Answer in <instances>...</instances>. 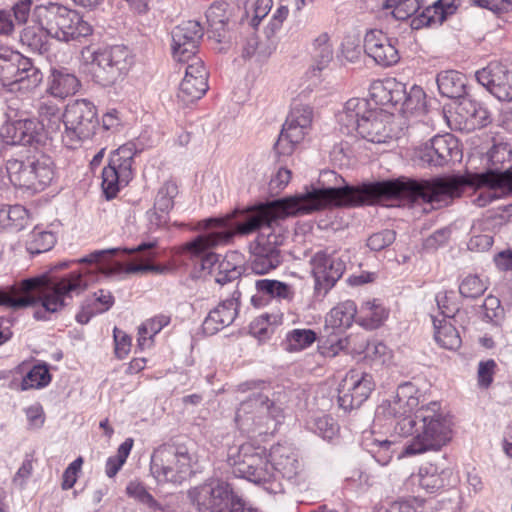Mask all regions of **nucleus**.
<instances>
[{"label":"nucleus","instance_id":"f257e3e1","mask_svg":"<svg viewBox=\"0 0 512 512\" xmlns=\"http://www.w3.org/2000/svg\"><path fill=\"white\" fill-rule=\"evenodd\" d=\"M329 205H368L363 183L345 184L341 187L313 188L303 194L277 199L251 208L244 221L235 222V233L249 234L259 230L252 247L250 268L255 274L263 275L277 268L283 257L280 247L284 236L277 220L288 216L310 213Z\"/></svg>","mask_w":512,"mask_h":512},{"label":"nucleus","instance_id":"f03ea898","mask_svg":"<svg viewBox=\"0 0 512 512\" xmlns=\"http://www.w3.org/2000/svg\"><path fill=\"white\" fill-rule=\"evenodd\" d=\"M368 205L402 197L421 199L435 208L447 206L461 197L466 186L487 188L473 200L478 207H485L502 195L512 194V169L487 170L467 176H444L430 180H384L363 183Z\"/></svg>","mask_w":512,"mask_h":512},{"label":"nucleus","instance_id":"7ed1b4c3","mask_svg":"<svg viewBox=\"0 0 512 512\" xmlns=\"http://www.w3.org/2000/svg\"><path fill=\"white\" fill-rule=\"evenodd\" d=\"M93 28L73 9L59 3L36 5L30 21L21 32V41L31 49L43 53L47 50V39L61 42L80 40L90 36Z\"/></svg>","mask_w":512,"mask_h":512},{"label":"nucleus","instance_id":"20e7f679","mask_svg":"<svg viewBox=\"0 0 512 512\" xmlns=\"http://www.w3.org/2000/svg\"><path fill=\"white\" fill-rule=\"evenodd\" d=\"M49 281L47 276L31 277L0 288V305L18 310L42 300L46 311L55 312L63 306L65 296L84 287L77 275L57 282Z\"/></svg>","mask_w":512,"mask_h":512},{"label":"nucleus","instance_id":"39448f33","mask_svg":"<svg viewBox=\"0 0 512 512\" xmlns=\"http://www.w3.org/2000/svg\"><path fill=\"white\" fill-rule=\"evenodd\" d=\"M395 432L400 436H413L405 448L407 455L437 451L451 440V421L438 402H430L417 409L414 418L399 420Z\"/></svg>","mask_w":512,"mask_h":512},{"label":"nucleus","instance_id":"423d86ee","mask_svg":"<svg viewBox=\"0 0 512 512\" xmlns=\"http://www.w3.org/2000/svg\"><path fill=\"white\" fill-rule=\"evenodd\" d=\"M268 387L264 382L249 381L237 386L238 392L252 393L242 400L235 413V422L245 432L259 435L273 433L276 430L281 410L269 399Z\"/></svg>","mask_w":512,"mask_h":512},{"label":"nucleus","instance_id":"0eeeda50","mask_svg":"<svg viewBox=\"0 0 512 512\" xmlns=\"http://www.w3.org/2000/svg\"><path fill=\"white\" fill-rule=\"evenodd\" d=\"M119 251V248L97 250L77 261H60L50 267L49 273L39 275L38 277L47 276L50 280L49 282H57L65 278H70L72 275H77L79 276V280L84 284L81 290L73 292L69 296H65L64 304L57 312L67 305V299L80 295L88 288L91 282L96 281L99 273L106 275L111 274L112 270L107 268L105 264L109 258L116 255ZM37 303H41V306H43L42 300H38L33 306ZM47 313L50 312L42 307V309L35 311L34 317L38 320H47ZM54 313H56V311Z\"/></svg>","mask_w":512,"mask_h":512},{"label":"nucleus","instance_id":"6e6552de","mask_svg":"<svg viewBox=\"0 0 512 512\" xmlns=\"http://www.w3.org/2000/svg\"><path fill=\"white\" fill-rule=\"evenodd\" d=\"M228 463L236 477L261 484L270 493L282 490L264 448L255 447L250 443L231 448L228 453Z\"/></svg>","mask_w":512,"mask_h":512},{"label":"nucleus","instance_id":"1a4fd4ad","mask_svg":"<svg viewBox=\"0 0 512 512\" xmlns=\"http://www.w3.org/2000/svg\"><path fill=\"white\" fill-rule=\"evenodd\" d=\"M196 455L185 443H167L156 448L150 461V472L158 483L180 484L193 473Z\"/></svg>","mask_w":512,"mask_h":512},{"label":"nucleus","instance_id":"9d476101","mask_svg":"<svg viewBox=\"0 0 512 512\" xmlns=\"http://www.w3.org/2000/svg\"><path fill=\"white\" fill-rule=\"evenodd\" d=\"M82 59L91 65V73L97 83L102 86H111L122 80L133 64L131 51L123 45H114L92 50L85 47Z\"/></svg>","mask_w":512,"mask_h":512},{"label":"nucleus","instance_id":"9b49d317","mask_svg":"<svg viewBox=\"0 0 512 512\" xmlns=\"http://www.w3.org/2000/svg\"><path fill=\"white\" fill-rule=\"evenodd\" d=\"M197 229L210 230L208 233L197 236L188 242L184 249L192 256L200 257L202 270L216 274L219 264V255L206 252L208 249L230 242L235 235V222L232 217L209 218L198 223Z\"/></svg>","mask_w":512,"mask_h":512},{"label":"nucleus","instance_id":"f8f14e48","mask_svg":"<svg viewBox=\"0 0 512 512\" xmlns=\"http://www.w3.org/2000/svg\"><path fill=\"white\" fill-rule=\"evenodd\" d=\"M62 117L65 129L61 141L69 149H76L89 140L99 124L96 107L86 99L69 103Z\"/></svg>","mask_w":512,"mask_h":512},{"label":"nucleus","instance_id":"ddd939ff","mask_svg":"<svg viewBox=\"0 0 512 512\" xmlns=\"http://www.w3.org/2000/svg\"><path fill=\"white\" fill-rule=\"evenodd\" d=\"M188 497L198 512H232L243 501L231 484L219 478L191 488Z\"/></svg>","mask_w":512,"mask_h":512},{"label":"nucleus","instance_id":"4468645a","mask_svg":"<svg viewBox=\"0 0 512 512\" xmlns=\"http://www.w3.org/2000/svg\"><path fill=\"white\" fill-rule=\"evenodd\" d=\"M6 170L15 187L34 192L43 190L53 179V162L49 156L40 155L25 161L11 159L7 161Z\"/></svg>","mask_w":512,"mask_h":512},{"label":"nucleus","instance_id":"2eb2a0df","mask_svg":"<svg viewBox=\"0 0 512 512\" xmlns=\"http://www.w3.org/2000/svg\"><path fill=\"white\" fill-rule=\"evenodd\" d=\"M42 72L19 52L0 54V84L10 91L28 92L42 82Z\"/></svg>","mask_w":512,"mask_h":512},{"label":"nucleus","instance_id":"dca6fc26","mask_svg":"<svg viewBox=\"0 0 512 512\" xmlns=\"http://www.w3.org/2000/svg\"><path fill=\"white\" fill-rule=\"evenodd\" d=\"M136 154L135 144L128 142L115 150L102 171V188L107 198L116 195L132 179V163Z\"/></svg>","mask_w":512,"mask_h":512},{"label":"nucleus","instance_id":"f3484780","mask_svg":"<svg viewBox=\"0 0 512 512\" xmlns=\"http://www.w3.org/2000/svg\"><path fill=\"white\" fill-rule=\"evenodd\" d=\"M348 261L346 251L325 249L316 252L310 260L315 288L325 293L329 291L343 276Z\"/></svg>","mask_w":512,"mask_h":512},{"label":"nucleus","instance_id":"a211bd4d","mask_svg":"<svg viewBox=\"0 0 512 512\" xmlns=\"http://www.w3.org/2000/svg\"><path fill=\"white\" fill-rule=\"evenodd\" d=\"M313 121V109L308 105H297L292 108L282 131L274 145L278 155H290L296 144L300 143L309 133Z\"/></svg>","mask_w":512,"mask_h":512},{"label":"nucleus","instance_id":"6ab92c4d","mask_svg":"<svg viewBox=\"0 0 512 512\" xmlns=\"http://www.w3.org/2000/svg\"><path fill=\"white\" fill-rule=\"evenodd\" d=\"M375 387L371 374L360 369H351L338 388V403L345 410L359 408L370 396Z\"/></svg>","mask_w":512,"mask_h":512},{"label":"nucleus","instance_id":"aec40b11","mask_svg":"<svg viewBox=\"0 0 512 512\" xmlns=\"http://www.w3.org/2000/svg\"><path fill=\"white\" fill-rule=\"evenodd\" d=\"M415 393L416 389L411 383L400 385L391 400H385L377 407L376 419H391L397 424L403 418H414L419 405Z\"/></svg>","mask_w":512,"mask_h":512},{"label":"nucleus","instance_id":"412c9836","mask_svg":"<svg viewBox=\"0 0 512 512\" xmlns=\"http://www.w3.org/2000/svg\"><path fill=\"white\" fill-rule=\"evenodd\" d=\"M203 36V29L198 21H183L173 28L172 55L177 62H193L200 39Z\"/></svg>","mask_w":512,"mask_h":512},{"label":"nucleus","instance_id":"4be33fe9","mask_svg":"<svg viewBox=\"0 0 512 512\" xmlns=\"http://www.w3.org/2000/svg\"><path fill=\"white\" fill-rule=\"evenodd\" d=\"M393 114L378 108H372L368 118L362 120L357 133L374 144L388 143L398 137L399 131L394 127Z\"/></svg>","mask_w":512,"mask_h":512},{"label":"nucleus","instance_id":"5701e85b","mask_svg":"<svg viewBox=\"0 0 512 512\" xmlns=\"http://www.w3.org/2000/svg\"><path fill=\"white\" fill-rule=\"evenodd\" d=\"M458 155V143L451 134L434 136L415 150V156L421 163L433 166H443Z\"/></svg>","mask_w":512,"mask_h":512},{"label":"nucleus","instance_id":"b1692460","mask_svg":"<svg viewBox=\"0 0 512 512\" xmlns=\"http://www.w3.org/2000/svg\"><path fill=\"white\" fill-rule=\"evenodd\" d=\"M364 51L375 63L383 67L392 66L400 59L398 40L378 29L366 32Z\"/></svg>","mask_w":512,"mask_h":512},{"label":"nucleus","instance_id":"393cba45","mask_svg":"<svg viewBox=\"0 0 512 512\" xmlns=\"http://www.w3.org/2000/svg\"><path fill=\"white\" fill-rule=\"evenodd\" d=\"M476 79L500 101L512 100V68L493 62L477 71Z\"/></svg>","mask_w":512,"mask_h":512},{"label":"nucleus","instance_id":"a878e982","mask_svg":"<svg viewBox=\"0 0 512 512\" xmlns=\"http://www.w3.org/2000/svg\"><path fill=\"white\" fill-rule=\"evenodd\" d=\"M208 90V72L200 58H193L185 68L177 98L184 105L199 100Z\"/></svg>","mask_w":512,"mask_h":512},{"label":"nucleus","instance_id":"bb28decb","mask_svg":"<svg viewBox=\"0 0 512 512\" xmlns=\"http://www.w3.org/2000/svg\"><path fill=\"white\" fill-rule=\"evenodd\" d=\"M40 123L34 118H23L4 124L1 139L9 145H31L38 141Z\"/></svg>","mask_w":512,"mask_h":512},{"label":"nucleus","instance_id":"cd10ccee","mask_svg":"<svg viewBox=\"0 0 512 512\" xmlns=\"http://www.w3.org/2000/svg\"><path fill=\"white\" fill-rule=\"evenodd\" d=\"M239 295V292H234L231 298L224 300L209 312L202 324L205 334L214 335L233 323L238 314Z\"/></svg>","mask_w":512,"mask_h":512},{"label":"nucleus","instance_id":"c85d7f7f","mask_svg":"<svg viewBox=\"0 0 512 512\" xmlns=\"http://www.w3.org/2000/svg\"><path fill=\"white\" fill-rule=\"evenodd\" d=\"M269 457L276 477L279 474L289 481L297 482L301 473V465L297 453L291 446L281 444L273 446ZM276 480L278 481L277 478Z\"/></svg>","mask_w":512,"mask_h":512},{"label":"nucleus","instance_id":"c756f323","mask_svg":"<svg viewBox=\"0 0 512 512\" xmlns=\"http://www.w3.org/2000/svg\"><path fill=\"white\" fill-rule=\"evenodd\" d=\"M371 103L365 98L349 99L341 112L337 115V121L344 134H352L358 131L362 120L368 118L372 110Z\"/></svg>","mask_w":512,"mask_h":512},{"label":"nucleus","instance_id":"7c9ffc66","mask_svg":"<svg viewBox=\"0 0 512 512\" xmlns=\"http://www.w3.org/2000/svg\"><path fill=\"white\" fill-rule=\"evenodd\" d=\"M178 195V186L172 180L165 181L159 188L153 210L149 212L151 224L160 227L167 223L168 213L174 207V199Z\"/></svg>","mask_w":512,"mask_h":512},{"label":"nucleus","instance_id":"2f4dec72","mask_svg":"<svg viewBox=\"0 0 512 512\" xmlns=\"http://www.w3.org/2000/svg\"><path fill=\"white\" fill-rule=\"evenodd\" d=\"M456 113L468 129L482 128L490 122L486 107L474 99L463 98L456 107Z\"/></svg>","mask_w":512,"mask_h":512},{"label":"nucleus","instance_id":"473e14b6","mask_svg":"<svg viewBox=\"0 0 512 512\" xmlns=\"http://www.w3.org/2000/svg\"><path fill=\"white\" fill-rule=\"evenodd\" d=\"M206 19L208 23L209 37L217 42H223L228 34V24L230 13L228 12V4L224 2H216L212 4L206 11Z\"/></svg>","mask_w":512,"mask_h":512},{"label":"nucleus","instance_id":"72a5a7b5","mask_svg":"<svg viewBox=\"0 0 512 512\" xmlns=\"http://www.w3.org/2000/svg\"><path fill=\"white\" fill-rule=\"evenodd\" d=\"M388 317L386 308L376 299L362 303L358 308L357 323L366 329H376Z\"/></svg>","mask_w":512,"mask_h":512},{"label":"nucleus","instance_id":"f704fd0d","mask_svg":"<svg viewBox=\"0 0 512 512\" xmlns=\"http://www.w3.org/2000/svg\"><path fill=\"white\" fill-rule=\"evenodd\" d=\"M493 218H485L476 220L470 230V239L467 247L470 251L485 252L493 245V236L490 234V227Z\"/></svg>","mask_w":512,"mask_h":512},{"label":"nucleus","instance_id":"c9c22d12","mask_svg":"<svg viewBox=\"0 0 512 512\" xmlns=\"http://www.w3.org/2000/svg\"><path fill=\"white\" fill-rule=\"evenodd\" d=\"M437 85L440 93L448 98H459L465 92L466 78L455 70H447L437 75Z\"/></svg>","mask_w":512,"mask_h":512},{"label":"nucleus","instance_id":"e433bc0d","mask_svg":"<svg viewBox=\"0 0 512 512\" xmlns=\"http://www.w3.org/2000/svg\"><path fill=\"white\" fill-rule=\"evenodd\" d=\"M37 112L39 116L40 127H46L49 133L56 132L63 122V113L58 104L49 98H42L38 101Z\"/></svg>","mask_w":512,"mask_h":512},{"label":"nucleus","instance_id":"4c0bfd02","mask_svg":"<svg viewBox=\"0 0 512 512\" xmlns=\"http://www.w3.org/2000/svg\"><path fill=\"white\" fill-rule=\"evenodd\" d=\"M434 325V338L445 349L456 350L461 346V338L456 328L446 318H432Z\"/></svg>","mask_w":512,"mask_h":512},{"label":"nucleus","instance_id":"58836bf2","mask_svg":"<svg viewBox=\"0 0 512 512\" xmlns=\"http://www.w3.org/2000/svg\"><path fill=\"white\" fill-rule=\"evenodd\" d=\"M80 86L79 80L73 74L64 71H53L48 88L49 93L57 98L64 99L76 93Z\"/></svg>","mask_w":512,"mask_h":512},{"label":"nucleus","instance_id":"ea45409f","mask_svg":"<svg viewBox=\"0 0 512 512\" xmlns=\"http://www.w3.org/2000/svg\"><path fill=\"white\" fill-rule=\"evenodd\" d=\"M409 481L412 484L417 483L428 493H434L444 487L442 474H439L437 468L433 465L421 467L417 474L410 476Z\"/></svg>","mask_w":512,"mask_h":512},{"label":"nucleus","instance_id":"a19ab883","mask_svg":"<svg viewBox=\"0 0 512 512\" xmlns=\"http://www.w3.org/2000/svg\"><path fill=\"white\" fill-rule=\"evenodd\" d=\"M358 308L354 301L346 300L339 303L329 313V322L333 327L348 328L353 321L357 322Z\"/></svg>","mask_w":512,"mask_h":512},{"label":"nucleus","instance_id":"79ce46f5","mask_svg":"<svg viewBox=\"0 0 512 512\" xmlns=\"http://www.w3.org/2000/svg\"><path fill=\"white\" fill-rule=\"evenodd\" d=\"M364 445L381 465H387L393 457L395 443L390 440L377 439L370 435L365 438Z\"/></svg>","mask_w":512,"mask_h":512},{"label":"nucleus","instance_id":"37998d69","mask_svg":"<svg viewBox=\"0 0 512 512\" xmlns=\"http://www.w3.org/2000/svg\"><path fill=\"white\" fill-rule=\"evenodd\" d=\"M456 6L448 0H438L433 6L426 8L421 14L420 23L431 25V24H442L448 15H452Z\"/></svg>","mask_w":512,"mask_h":512},{"label":"nucleus","instance_id":"c03bdc74","mask_svg":"<svg viewBox=\"0 0 512 512\" xmlns=\"http://www.w3.org/2000/svg\"><path fill=\"white\" fill-rule=\"evenodd\" d=\"M255 287L259 293L272 298L290 301L294 296L291 286L278 280L260 279L255 282Z\"/></svg>","mask_w":512,"mask_h":512},{"label":"nucleus","instance_id":"a18cd8bd","mask_svg":"<svg viewBox=\"0 0 512 512\" xmlns=\"http://www.w3.org/2000/svg\"><path fill=\"white\" fill-rule=\"evenodd\" d=\"M27 222V211L21 205L0 207V223L5 228L21 230Z\"/></svg>","mask_w":512,"mask_h":512},{"label":"nucleus","instance_id":"49530a36","mask_svg":"<svg viewBox=\"0 0 512 512\" xmlns=\"http://www.w3.org/2000/svg\"><path fill=\"white\" fill-rule=\"evenodd\" d=\"M51 381V375L46 364L35 365L22 379L20 390L39 389L47 386Z\"/></svg>","mask_w":512,"mask_h":512},{"label":"nucleus","instance_id":"de8ad7c7","mask_svg":"<svg viewBox=\"0 0 512 512\" xmlns=\"http://www.w3.org/2000/svg\"><path fill=\"white\" fill-rule=\"evenodd\" d=\"M310 53L321 65H326L333 59V48L328 33L323 32L312 41Z\"/></svg>","mask_w":512,"mask_h":512},{"label":"nucleus","instance_id":"09e8293b","mask_svg":"<svg viewBox=\"0 0 512 512\" xmlns=\"http://www.w3.org/2000/svg\"><path fill=\"white\" fill-rule=\"evenodd\" d=\"M316 340V333L311 329H294L286 336V350L300 351L310 345Z\"/></svg>","mask_w":512,"mask_h":512},{"label":"nucleus","instance_id":"8fccbe9b","mask_svg":"<svg viewBox=\"0 0 512 512\" xmlns=\"http://www.w3.org/2000/svg\"><path fill=\"white\" fill-rule=\"evenodd\" d=\"M170 323V317L166 315H158L152 319L145 321L138 328V343L140 346H144L147 339H152L153 336L158 334L165 326Z\"/></svg>","mask_w":512,"mask_h":512},{"label":"nucleus","instance_id":"3c124183","mask_svg":"<svg viewBox=\"0 0 512 512\" xmlns=\"http://www.w3.org/2000/svg\"><path fill=\"white\" fill-rule=\"evenodd\" d=\"M56 242L52 232L34 230L27 242V250L31 254H40L50 250Z\"/></svg>","mask_w":512,"mask_h":512},{"label":"nucleus","instance_id":"603ef678","mask_svg":"<svg viewBox=\"0 0 512 512\" xmlns=\"http://www.w3.org/2000/svg\"><path fill=\"white\" fill-rule=\"evenodd\" d=\"M385 8L392 9L391 14L397 20H406L420 8L419 0H385Z\"/></svg>","mask_w":512,"mask_h":512},{"label":"nucleus","instance_id":"864d4df0","mask_svg":"<svg viewBox=\"0 0 512 512\" xmlns=\"http://www.w3.org/2000/svg\"><path fill=\"white\" fill-rule=\"evenodd\" d=\"M435 300L444 318H453L460 310V303L455 291H441L437 293Z\"/></svg>","mask_w":512,"mask_h":512},{"label":"nucleus","instance_id":"5fc2aeb1","mask_svg":"<svg viewBox=\"0 0 512 512\" xmlns=\"http://www.w3.org/2000/svg\"><path fill=\"white\" fill-rule=\"evenodd\" d=\"M482 313L484 320L493 323L494 325H501L505 318L504 308L500 300L493 296L488 295L482 305Z\"/></svg>","mask_w":512,"mask_h":512},{"label":"nucleus","instance_id":"6e6d98bb","mask_svg":"<svg viewBox=\"0 0 512 512\" xmlns=\"http://www.w3.org/2000/svg\"><path fill=\"white\" fill-rule=\"evenodd\" d=\"M133 439L127 438L118 448L117 455L109 457L106 462V475L110 478L114 477L126 462L128 455L133 447Z\"/></svg>","mask_w":512,"mask_h":512},{"label":"nucleus","instance_id":"4d7b16f0","mask_svg":"<svg viewBox=\"0 0 512 512\" xmlns=\"http://www.w3.org/2000/svg\"><path fill=\"white\" fill-rule=\"evenodd\" d=\"M126 492L130 497L135 498L139 502L147 505L154 511L165 512V509L154 499V497L146 490L145 486L137 481H131L127 487Z\"/></svg>","mask_w":512,"mask_h":512},{"label":"nucleus","instance_id":"13d9d810","mask_svg":"<svg viewBox=\"0 0 512 512\" xmlns=\"http://www.w3.org/2000/svg\"><path fill=\"white\" fill-rule=\"evenodd\" d=\"M488 288L485 280L477 275L466 276L459 285V293L465 298H477Z\"/></svg>","mask_w":512,"mask_h":512},{"label":"nucleus","instance_id":"bf43d9fd","mask_svg":"<svg viewBox=\"0 0 512 512\" xmlns=\"http://www.w3.org/2000/svg\"><path fill=\"white\" fill-rule=\"evenodd\" d=\"M424 106V90L417 85L411 86L409 91H406V97L404 98L401 110L404 113H414L416 111L423 110Z\"/></svg>","mask_w":512,"mask_h":512},{"label":"nucleus","instance_id":"052dcab7","mask_svg":"<svg viewBox=\"0 0 512 512\" xmlns=\"http://www.w3.org/2000/svg\"><path fill=\"white\" fill-rule=\"evenodd\" d=\"M489 158L494 166L491 170L503 171L509 167L512 169V150L506 144L494 146L490 151Z\"/></svg>","mask_w":512,"mask_h":512},{"label":"nucleus","instance_id":"680f3d73","mask_svg":"<svg viewBox=\"0 0 512 512\" xmlns=\"http://www.w3.org/2000/svg\"><path fill=\"white\" fill-rule=\"evenodd\" d=\"M271 8L272 0H255L251 7L246 9L247 17L250 18V25L256 28Z\"/></svg>","mask_w":512,"mask_h":512},{"label":"nucleus","instance_id":"e2e57ef3","mask_svg":"<svg viewBox=\"0 0 512 512\" xmlns=\"http://www.w3.org/2000/svg\"><path fill=\"white\" fill-rule=\"evenodd\" d=\"M396 238V233L393 230L385 229L372 234L367 239V246L372 251H381L390 246Z\"/></svg>","mask_w":512,"mask_h":512},{"label":"nucleus","instance_id":"0e129e2a","mask_svg":"<svg viewBox=\"0 0 512 512\" xmlns=\"http://www.w3.org/2000/svg\"><path fill=\"white\" fill-rule=\"evenodd\" d=\"M470 3L493 13H505L512 10V0H470Z\"/></svg>","mask_w":512,"mask_h":512},{"label":"nucleus","instance_id":"69168bd1","mask_svg":"<svg viewBox=\"0 0 512 512\" xmlns=\"http://www.w3.org/2000/svg\"><path fill=\"white\" fill-rule=\"evenodd\" d=\"M388 79L384 81H375L370 87V95L375 104L387 105L390 104V90L386 87Z\"/></svg>","mask_w":512,"mask_h":512},{"label":"nucleus","instance_id":"338daca9","mask_svg":"<svg viewBox=\"0 0 512 512\" xmlns=\"http://www.w3.org/2000/svg\"><path fill=\"white\" fill-rule=\"evenodd\" d=\"M82 464H83L82 457H78L71 464H69V466L66 468V470L64 471L63 476H62L63 480H62L61 486H62L63 490H69L75 485V483L77 481L78 473L81 470Z\"/></svg>","mask_w":512,"mask_h":512},{"label":"nucleus","instance_id":"774afa93","mask_svg":"<svg viewBox=\"0 0 512 512\" xmlns=\"http://www.w3.org/2000/svg\"><path fill=\"white\" fill-rule=\"evenodd\" d=\"M496 362L493 359L481 361L478 365V382L481 387L487 388L493 381Z\"/></svg>","mask_w":512,"mask_h":512}]
</instances>
